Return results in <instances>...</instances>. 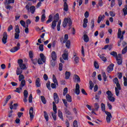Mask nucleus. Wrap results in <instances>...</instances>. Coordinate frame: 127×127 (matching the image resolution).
Segmentation results:
<instances>
[{
  "label": "nucleus",
  "mask_w": 127,
  "mask_h": 127,
  "mask_svg": "<svg viewBox=\"0 0 127 127\" xmlns=\"http://www.w3.org/2000/svg\"><path fill=\"white\" fill-rule=\"evenodd\" d=\"M105 17V15H103L102 16V15H99L98 16V18L97 20L98 23H101V21H102V19H104Z\"/></svg>",
  "instance_id": "18"
},
{
  "label": "nucleus",
  "mask_w": 127,
  "mask_h": 127,
  "mask_svg": "<svg viewBox=\"0 0 127 127\" xmlns=\"http://www.w3.org/2000/svg\"><path fill=\"white\" fill-rule=\"evenodd\" d=\"M68 34H65L64 40L63 41V43H66V42L68 41Z\"/></svg>",
  "instance_id": "41"
},
{
  "label": "nucleus",
  "mask_w": 127,
  "mask_h": 127,
  "mask_svg": "<svg viewBox=\"0 0 127 127\" xmlns=\"http://www.w3.org/2000/svg\"><path fill=\"white\" fill-rule=\"evenodd\" d=\"M32 94H30V96L29 97V99H28V101H29V103H32Z\"/></svg>",
  "instance_id": "58"
},
{
  "label": "nucleus",
  "mask_w": 127,
  "mask_h": 127,
  "mask_svg": "<svg viewBox=\"0 0 127 127\" xmlns=\"http://www.w3.org/2000/svg\"><path fill=\"white\" fill-rule=\"evenodd\" d=\"M57 22H56L55 21H53L52 23V29H55V27H56V25L57 24Z\"/></svg>",
  "instance_id": "33"
},
{
  "label": "nucleus",
  "mask_w": 127,
  "mask_h": 127,
  "mask_svg": "<svg viewBox=\"0 0 127 127\" xmlns=\"http://www.w3.org/2000/svg\"><path fill=\"white\" fill-rule=\"evenodd\" d=\"M58 117L60 118L62 121H64V119L63 118V114L60 110L58 111Z\"/></svg>",
  "instance_id": "21"
},
{
  "label": "nucleus",
  "mask_w": 127,
  "mask_h": 127,
  "mask_svg": "<svg viewBox=\"0 0 127 127\" xmlns=\"http://www.w3.org/2000/svg\"><path fill=\"white\" fill-rule=\"evenodd\" d=\"M29 115H30V120L32 121L33 118H34V115H33V107H31L29 110Z\"/></svg>",
  "instance_id": "7"
},
{
  "label": "nucleus",
  "mask_w": 127,
  "mask_h": 127,
  "mask_svg": "<svg viewBox=\"0 0 127 127\" xmlns=\"http://www.w3.org/2000/svg\"><path fill=\"white\" fill-rule=\"evenodd\" d=\"M105 113L107 115V117L113 118V116H112V114H111V113H110L107 111H105Z\"/></svg>",
  "instance_id": "51"
},
{
  "label": "nucleus",
  "mask_w": 127,
  "mask_h": 127,
  "mask_svg": "<svg viewBox=\"0 0 127 127\" xmlns=\"http://www.w3.org/2000/svg\"><path fill=\"white\" fill-rule=\"evenodd\" d=\"M114 70V64H111L107 68L108 73H111Z\"/></svg>",
  "instance_id": "12"
},
{
  "label": "nucleus",
  "mask_w": 127,
  "mask_h": 127,
  "mask_svg": "<svg viewBox=\"0 0 127 127\" xmlns=\"http://www.w3.org/2000/svg\"><path fill=\"white\" fill-rule=\"evenodd\" d=\"M117 54L118 53H117V52L115 51L110 53V55H112V56H113V57H115V58H116Z\"/></svg>",
  "instance_id": "47"
},
{
  "label": "nucleus",
  "mask_w": 127,
  "mask_h": 127,
  "mask_svg": "<svg viewBox=\"0 0 127 127\" xmlns=\"http://www.w3.org/2000/svg\"><path fill=\"white\" fill-rule=\"evenodd\" d=\"M56 83H51V88H52V89H56V88H57V86H56Z\"/></svg>",
  "instance_id": "62"
},
{
  "label": "nucleus",
  "mask_w": 127,
  "mask_h": 127,
  "mask_svg": "<svg viewBox=\"0 0 127 127\" xmlns=\"http://www.w3.org/2000/svg\"><path fill=\"white\" fill-rule=\"evenodd\" d=\"M67 24L68 26H69L68 30H70V29H71V26H72V20H71L70 17L64 18L63 22V27H66V26H67Z\"/></svg>",
  "instance_id": "1"
},
{
  "label": "nucleus",
  "mask_w": 127,
  "mask_h": 127,
  "mask_svg": "<svg viewBox=\"0 0 127 127\" xmlns=\"http://www.w3.org/2000/svg\"><path fill=\"white\" fill-rule=\"evenodd\" d=\"M20 49V44L19 43H18L17 44V46L12 48L10 50V52H12V53H14V52H16V51H18V50H19Z\"/></svg>",
  "instance_id": "4"
},
{
  "label": "nucleus",
  "mask_w": 127,
  "mask_h": 127,
  "mask_svg": "<svg viewBox=\"0 0 127 127\" xmlns=\"http://www.w3.org/2000/svg\"><path fill=\"white\" fill-rule=\"evenodd\" d=\"M7 40V33L6 32H4L3 33V37L2 38V42L3 44H6Z\"/></svg>",
  "instance_id": "5"
},
{
  "label": "nucleus",
  "mask_w": 127,
  "mask_h": 127,
  "mask_svg": "<svg viewBox=\"0 0 127 127\" xmlns=\"http://www.w3.org/2000/svg\"><path fill=\"white\" fill-rule=\"evenodd\" d=\"M58 20H59V14L56 13L55 15L54 20L53 21H55L56 22H58Z\"/></svg>",
  "instance_id": "27"
},
{
  "label": "nucleus",
  "mask_w": 127,
  "mask_h": 127,
  "mask_svg": "<svg viewBox=\"0 0 127 127\" xmlns=\"http://www.w3.org/2000/svg\"><path fill=\"white\" fill-rule=\"evenodd\" d=\"M25 85H26L25 80H23L21 81V83L19 86L21 87V88H23V87H24Z\"/></svg>",
  "instance_id": "34"
},
{
  "label": "nucleus",
  "mask_w": 127,
  "mask_h": 127,
  "mask_svg": "<svg viewBox=\"0 0 127 127\" xmlns=\"http://www.w3.org/2000/svg\"><path fill=\"white\" fill-rule=\"evenodd\" d=\"M67 93H68V88L65 87L64 89V92H63L64 96H65Z\"/></svg>",
  "instance_id": "50"
},
{
  "label": "nucleus",
  "mask_w": 127,
  "mask_h": 127,
  "mask_svg": "<svg viewBox=\"0 0 127 127\" xmlns=\"http://www.w3.org/2000/svg\"><path fill=\"white\" fill-rule=\"evenodd\" d=\"M113 82H114V83L116 84V86L118 88V89H119V90H122V88H121V85L119 83V79H118V78L115 77L113 79Z\"/></svg>",
  "instance_id": "8"
},
{
  "label": "nucleus",
  "mask_w": 127,
  "mask_h": 127,
  "mask_svg": "<svg viewBox=\"0 0 127 127\" xmlns=\"http://www.w3.org/2000/svg\"><path fill=\"white\" fill-rule=\"evenodd\" d=\"M74 81H75V82H77V83H80L81 82V79H80V77H79L78 75L74 74Z\"/></svg>",
  "instance_id": "17"
},
{
  "label": "nucleus",
  "mask_w": 127,
  "mask_h": 127,
  "mask_svg": "<svg viewBox=\"0 0 127 127\" xmlns=\"http://www.w3.org/2000/svg\"><path fill=\"white\" fill-rule=\"evenodd\" d=\"M91 29H93V28H94V27H95V21L94 20V19H92L91 20Z\"/></svg>",
  "instance_id": "49"
},
{
  "label": "nucleus",
  "mask_w": 127,
  "mask_h": 127,
  "mask_svg": "<svg viewBox=\"0 0 127 127\" xmlns=\"http://www.w3.org/2000/svg\"><path fill=\"white\" fill-rule=\"evenodd\" d=\"M44 117L46 121V122H48L49 120V117L48 116V114L46 111H44Z\"/></svg>",
  "instance_id": "22"
},
{
  "label": "nucleus",
  "mask_w": 127,
  "mask_h": 127,
  "mask_svg": "<svg viewBox=\"0 0 127 127\" xmlns=\"http://www.w3.org/2000/svg\"><path fill=\"white\" fill-rule=\"evenodd\" d=\"M12 29H13V27H12V25H10L8 27V29H7L8 32H10V31L12 30Z\"/></svg>",
  "instance_id": "55"
},
{
  "label": "nucleus",
  "mask_w": 127,
  "mask_h": 127,
  "mask_svg": "<svg viewBox=\"0 0 127 127\" xmlns=\"http://www.w3.org/2000/svg\"><path fill=\"white\" fill-rule=\"evenodd\" d=\"M14 38L15 39H19V33H15Z\"/></svg>",
  "instance_id": "64"
},
{
  "label": "nucleus",
  "mask_w": 127,
  "mask_h": 127,
  "mask_svg": "<svg viewBox=\"0 0 127 127\" xmlns=\"http://www.w3.org/2000/svg\"><path fill=\"white\" fill-rule=\"evenodd\" d=\"M43 46H44L43 44L40 45L39 47V49L40 51H43V50H44V48H43Z\"/></svg>",
  "instance_id": "61"
},
{
  "label": "nucleus",
  "mask_w": 127,
  "mask_h": 127,
  "mask_svg": "<svg viewBox=\"0 0 127 127\" xmlns=\"http://www.w3.org/2000/svg\"><path fill=\"white\" fill-rule=\"evenodd\" d=\"M73 61L75 64H78V63H79V57H75L74 58Z\"/></svg>",
  "instance_id": "43"
},
{
  "label": "nucleus",
  "mask_w": 127,
  "mask_h": 127,
  "mask_svg": "<svg viewBox=\"0 0 127 127\" xmlns=\"http://www.w3.org/2000/svg\"><path fill=\"white\" fill-rule=\"evenodd\" d=\"M24 97H28V91H27L26 90H25L24 91Z\"/></svg>",
  "instance_id": "59"
},
{
  "label": "nucleus",
  "mask_w": 127,
  "mask_h": 127,
  "mask_svg": "<svg viewBox=\"0 0 127 127\" xmlns=\"http://www.w3.org/2000/svg\"><path fill=\"white\" fill-rule=\"evenodd\" d=\"M118 38H120L121 40H124V35H122V30L121 28L118 29Z\"/></svg>",
  "instance_id": "10"
},
{
  "label": "nucleus",
  "mask_w": 127,
  "mask_h": 127,
  "mask_svg": "<svg viewBox=\"0 0 127 127\" xmlns=\"http://www.w3.org/2000/svg\"><path fill=\"white\" fill-rule=\"evenodd\" d=\"M60 25H61V20H60L58 21V24H57V30L58 31H60V28H61V26Z\"/></svg>",
  "instance_id": "35"
},
{
  "label": "nucleus",
  "mask_w": 127,
  "mask_h": 127,
  "mask_svg": "<svg viewBox=\"0 0 127 127\" xmlns=\"http://www.w3.org/2000/svg\"><path fill=\"white\" fill-rule=\"evenodd\" d=\"M102 76H103L104 82L107 81V75L106 74V72H103Z\"/></svg>",
  "instance_id": "46"
},
{
  "label": "nucleus",
  "mask_w": 127,
  "mask_h": 127,
  "mask_svg": "<svg viewBox=\"0 0 127 127\" xmlns=\"http://www.w3.org/2000/svg\"><path fill=\"white\" fill-rule=\"evenodd\" d=\"M94 67L95 68H96V69H99V64H98V63L96 61L94 62Z\"/></svg>",
  "instance_id": "60"
},
{
  "label": "nucleus",
  "mask_w": 127,
  "mask_h": 127,
  "mask_svg": "<svg viewBox=\"0 0 127 127\" xmlns=\"http://www.w3.org/2000/svg\"><path fill=\"white\" fill-rule=\"evenodd\" d=\"M101 110L102 111H106V106L104 103H101Z\"/></svg>",
  "instance_id": "57"
},
{
  "label": "nucleus",
  "mask_w": 127,
  "mask_h": 127,
  "mask_svg": "<svg viewBox=\"0 0 127 127\" xmlns=\"http://www.w3.org/2000/svg\"><path fill=\"white\" fill-rule=\"evenodd\" d=\"M53 110L55 114H57V107L55 102H53Z\"/></svg>",
  "instance_id": "20"
},
{
  "label": "nucleus",
  "mask_w": 127,
  "mask_h": 127,
  "mask_svg": "<svg viewBox=\"0 0 127 127\" xmlns=\"http://www.w3.org/2000/svg\"><path fill=\"white\" fill-rule=\"evenodd\" d=\"M70 45H71V42H70V40H67L65 43V46L66 48H68V49H69L70 48Z\"/></svg>",
  "instance_id": "36"
},
{
  "label": "nucleus",
  "mask_w": 127,
  "mask_h": 127,
  "mask_svg": "<svg viewBox=\"0 0 127 127\" xmlns=\"http://www.w3.org/2000/svg\"><path fill=\"white\" fill-rule=\"evenodd\" d=\"M41 99L42 103L44 104H46V99H45V97L43 96H41Z\"/></svg>",
  "instance_id": "44"
},
{
  "label": "nucleus",
  "mask_w": 127,
  "mask_h": 127,
  "mask_svg": "<svg viewBox=\"0 0 127 127\" xmlns=\"http://www.w3.org/2000/svg\"><path fill=\"white\" fill-rule=\"evenodd\" d=\"M99 57L100 59H101L102 61H104V62H106V61H107V58L106 57H104L103 56L100 55Z\"/></svg>",
  "instance_id": "53"
},
{
  "label": "nucleus",
  "mask_w": 127,
  "mask_h": 127,
  "mask_svg": "<svg viewBox=\"0 0 127 127\" xmlns=\"http://www.w3.org/2000/svg\"><path fill=\"white\" fill-rule=\"evenodd\" d=\"M22 91V87L19 86V87L17 88L16 90H14V92H16V93H18V94H20V92Z\"/></svg>",
  "instance_id": "30"
},
{
  "label": "nucleus",
  "mask_w": 127,
  "mask_h": 127,
  "mask_svg": "<svg viewBox=\"0 0 127 127\" xmlns=\"http://www.w3.org/2000/svg\"><path fill=\"white\" fill-rule=\"evenodd\" d=\"M52 59L54 61H56V59H57V55L56 54V52L54 51L52 52Z\"/></svg>",
  "instance_id": "15"
},
{
  "label": "nucleus",
  "mask_w": 127,
  "mask_h": 127,
  "mask_svg": "<svg viewBox=\"0 0 127 127\" xmlns=\"http://www.w3.org/2000/svg\"><path fill=\"white\" fill-rule=\"evenodd\" d=\"M20 68L23 70H25L26 69V65L23 64V60L22 59H19L17 62Z\"/></svg>",
  "instance_id": "3"
},
{
  "label": "nucleus",
  "mask_w": 127,
  "mask_h": 127,
  "mask_svg": "<svg viewBox=\"0 0 127 127\" xmlns=\"http://www.w3.org/2000/svg\"><path fill=\"white\" fill-rule=\"evenodd\" d=\"M65 97L67 102H69V103H71V102H72V97H71V96H70V95L67 94Z\"/></svg>",
  "instance_id": "23"
},
{
  "label": "nucleus",
  "mask_w": 127,
  "mask_h": 127,
  "mask_svg": "<svg viewBox=\"0 0 127 127\" xmlns=\"http://www.w3.org/2000/svg\"><path fill=\"white\" fill-rule=\"evenodd\" d=\"M89 88L90 90H93V88L94 87V83H93V81L92 80H90L89 81Z\"/></svg>",
  "instance_id": "42"
},
{
  "label": "nucleus",
  "mask_w": 127,
  "mask_h": 127,
  "mask_svg": "<svg viewBox=\"0 0 127 127\" xmlns=\"http://www.w3.org/2000/svg\"><path fill=\"white\" fill-rule=\"evenodd\" d=\"M52 18H53V17H52V15H50L49 16V18L48 20L46 21V23L47 24H48V23H50L52 21Z\"/></svg>",
  "instance_id": "28"
},
{
  "label": "nucleus",
  "mask_w": 127,
  "mask_h": 127,
  "mask_svg": "<svg viewBox=\"0 0 127 127\" xmlns=\"http://www.w3.org/2000/svg\"><path fill=\"white\" fill-rule=\"evenodd\" d=\"M63 1L64 2V11H68V4H67V0H63Z\"/></svg>",
  "instance_id": "11"
},
{
  "label": "nucleus",
  "mask_w": 127,
  "mask_h": 127,
  "mask_svg": "<svg viewBox=\"0 0 127 127\" xmlns=\"http://www.w3.org/2000/svg\"><path fill=\"white\" fill-rule=\"evenodd\" d=\"M45 18H46V16H45V13H44L42 15L41 20L42 22H44V20H45Z\"/></svg>",
  "instance_id": "45"
},
{
  "label": "nucleus",
  "mask_w": 127,
  "mask_h": 127,
  "mask_svg": "<svg viewBox=\"0 0 127 127\" xmlns=\"http://www.w3.org/2000/svg\"><path fill=\"white\" fill-rule=\"evenodd\" d=\"M121 89H119L118 87H115V92H116V95L117 97H119V95L120 94V91Z\"/></svg>",
  "instance_id": "37"
},
{
  "label": "nucleus",
  "mask_w": 127,
  "mask_h": 127,
  "mask_svg": "<svg viewBox=\"0 0 127 127\" xmlns=\"http://www.w3.org/2000/svg\"><path fill=\"white\" fill-rule=\"evenodd\" d=\"M62 57L64 60H68V51L64 50V54L62 55Z\"/></svg>",
  "instance_id": "6"
},
{
  "label": "nucleus",
  "mask_w": 127,
  "mask_h": 127,
  "mask_svg": "<svg viewBox=\"0 0 127 127\" xmlns=\"http://www.w3.org/2000/svg\"><path fill=\"white\" fill-rule=\"evenodd\" d=\"M19 82H21V81H22L24 79V75L23 74H19Z\"/></svg>",
  "instance_id": "40"
},
{
  "label": "nucleus",
  "mask_w": 127,
  "mask_h": 127,
  "mask_svg": "<svg viewBox=\"0 0 127 127\" xmlns=\"http://www.w3.org/2000/svg\"><path fill=\"white\" fill-rule=\"evenodd\" d=\"M116 5V0H112L111 3V7H113Z\"/></svg>",
  "instance_id": "54"
},
{
  "label": "nucleus",
  "mask_w": 127,
  "mask_h": 127,
  "mask_svg": "<svg viewBox=\"0 0 127 127\" xmlns=\"http://www.w3.org/2000/svg\"><path fill=\"white\" fill-rule=\"evenodd\" d=\"M20 24L23 26V27H25V22L23 20H21L20 21Z\"/></svg>",
  "instance_id": "63"
},
{
  "label": "nucleus",
  "mask_w": 127,
  "mask_h": 127,
  "mask_svg": "<svg viewBox=\"0 0 127 127\" xmlns=\"http://www.w3.org/2000/svg\"><path fill=\"white\" fill-rule=\"evenodd\" d=\"M31 61H32L33 64H34V65L37 64V62H38L37 59H35L34 60L33 59H31Z\"/></svg>",
  "instance_id": "48"
},
{
  "label": "nucleus",
  "mask_w": 127,
  "mask_h": 127,
  "mask_svg": "<svg viewBox=\"0 0 127 127\" xmlns=\"http://www.w3.org/2000/svg\"><path fill=\"white\" fill-rule=\"evenodd\" d=\"M35 84L37 88L41 86V84H40V78H39V77L37 78V79H36Z\"/></svg>",
  "instance_id": "16"
},
{
  "label": "nucleus",
  "mask_w": 127,
  "mask_h": 127,
  "mask_svg": "<svg viewBox=\"0 0 127 127\" xmlns=\"http://www.w3.org/2000/svg\"><path fill=\"white\" fill-rule=\"evenodd\" d=\"M53 81L55 84H56L57 86H58V81H57V78H56V76H55V75H53Z\"/></svg>",
  "instance_id": "26"
},
{
  "label": "nucleus",
  "mask_w": 127,
  "mask_h": 127,
  "mask_svg": "<svg viewBox=\"0 0 127 127\" xmlns=\"http://www.w3.org/2000/svg\"><path fill=\"white\" fill-rule=\"evenodd\" d=\"M15 33H20V30H19V26L18 25L15 26Z\"/></svg>",
  "instance_id": "31"
},
{
  "label": "nucleus",
  "mask_w": 127,
  "mask_h": 127,
  "mask_svg": "<svg viewBox=\"0 0 127 127\" xmlns=\"http://www.w3.org/2000/svg\"><path fill=\"white\" fill-rule=\"evenodd\" d=\"M83 40L84 42H89V37L88 36V35L84 34L83 35Z\"/></svg>",
  "instance_id": "25"
},
{
  "label": "nucleus",
  "mask_w": 127,
  "mask_h": 127,
  "mask_svg": "<svg viewBox=\"0 0 127 127\" xmlns=\"http://www.w3.org/2000/svg\"><path fill=\"white\" fill-rule=\"evenodd\" d=\"M10 99H11V96L10 95L7 96V98H6L5 104H7V102H8Z\"/></svg>",
  "instance_id": "56"
},
{
  "label": "nucleus",
  "mask_w": 127,
  "mask_h": 127,
  "mask_svg": "<svg viewBox=\"0 0 127 127\" xmlns=\"http://www.w3.org/2000/svg\"><path fill=\"white\" fill-rule=\"evenodd\" d=\"M40 59L42 60V61L43 62V63H45V62H46V57L44 56V54L42 53L40 54Z\"/></svg>",
  "instance_id": "14"
},
{
  "label": "nucleus",
  "mask_w": 127,
  "mask_h": 127,
  "mask_svg": "<svg viewBox=\"0 0 127 127\" xmlns=\"http://www.w3.org/2000/svg\"><path fill=\"white\" fill-rule=\"evenodd\" d=\"M65 79L68 80L69 78H70V76H71V73L69 71H65Z\"/></svg>",
  "instance_id": "24"
},
{
  "label": "nucleus",
  "mask_w": 127,
  "mask_h": 127,
  "mask_svg": "<svg viewBox=\"0 0 127 127\" xmlns=\"http://www.w3.org/2000/svg\"><path fill=\"white\" fill-rule=\"evenodd\" d=\"M122 54H126L127 52V46L125 47L123 50H122Z\"/></svg>",
  "instance_id": "52"
},
{
  "label": "nucleus",
  "mask_w": 127,
  "mask_h": 127,
  "mask_svg": "<svg viewBox=\"0 0 127 127\" xmlns=\"http://www.w3.org/2000/svg\"><path fill=\"white\" fill-rule=\"evenodd\" d=\"M22 70L20 67H17L16 70V75H21L22 74Z\"/></svg>",
  "instance_id": "19"
},
{
  "label": "nucleus",
  "mask_w": 127,
  "mask_h": 127,
  "mask_svg": "<svg viewBox=\"0 0 127 127\" xmlns=\"http://www.w3.org/2000/svg\"><path fill=\"white\" fill-rule=\"evenodd\" d=\"M116 61H117V64L118 65H122V64L123 63V60L122 59H116Z\"/></svg>",
  "instance_id": "38"
},
{
  "label": "nucleus",
  "mask_w": 127,
  "mask_h": 127,
  "mask_svg": "<svg viewBox=\"0 0 127 127\" xmlns=\"http://www.w3.org/2000/svg\"><path fill=\"white\" fill-rule=\"evenodd\" d=\"M30 11H31L32 14H33L35 12V6L32 5L30 7Z\"/></svg>",
  "instance_id": "29"
},
{
  "label": "nucleus",
  "mask_w": 127,
  "mask_h": 127,
  "mask_svg": "<svg viewBox=\"0 0 127 127\" xmlns=\"http://www.w3.org/2000/svg\"><path fill=\"white\" fill-rule=\"evenodd\" d=\"M106 94L108 95L107 98L110 102H115L116 99L115 98V97H113V93H112V92L111 91H107L106 92Z\"/></svg>",
  "instance_id": "2"
},
{
  "label": "nucleus",
  "mask_w": 127,
  "mask_h": 127,
  "mask_svg": "<svg viewBox=\"0 0 127 127\" xmlns=\"http://www.w3.org/2000/svg\"><path fill=\"white\" fill-rule=\"evenodd\" d=\"M64 112L66 115H67L68 116H71V115H72V113H71V112L68 110L67 108H64Z\"/></svg>",
  "instance_id": "39"
},
{
  "label": "nucleus",
  "mask_w": 127,
  "mask_h": 127,
  "mask_svg": "<svg viewBox=\"0 0 127 127\" xmlns=\"http://www.w3.org/2000/svg\"><path fill=\"white\" fill-rule=\"evenodd\" d=\"M94 108H95L94 111L98 112V111H99V108H100V106H99V104L95 103L94 104Z\"/></svg>",
  "instance_id": "32"
},
{
  "label": "nucleus",
  "mask_w": 127,
  "mask_h": 127,
  "mask_svg": "<svg viewBox=\"0 0 127 127\" xmlns=\"http://www.w3.org/2000/svg\"><path fill=\"white\" fill-rule=\"evenodd\" d=\"M54 99L56 104H58V103H59V97H58V94H57V93H54Z\"/></svg>",
  "instance_id": "9"
},
{
  "label": "nucleus",
  "mask_w": 127,
  "mask_h": 127,
  "mask_svg": "<svg viewBox=\"0 0 127 127\" xmlns=\"http://www.w3.org/2000/svg\"><path fill=\"white\" fill-rule=\"evenodd\" d=\"M75 94L79 95L80 94V85L76 83L75 85Z\"/></svg>",
  "instance_id": "13"
}]
</instances>
